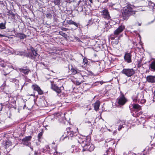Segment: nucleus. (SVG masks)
Returning a JSON list of instances; mask_svg holds the SVG:
<instances>
[{
  "label": "nucleus",
  "mask_w": 155,
  "mask_h": 155,
  "mask_svg": "<svg viewBox=\"0 0 155 155\" xmlns=\"http://www.w3.org/2000/svg\"><path fill=\"white\" fill-rule=\"evenodd\" d=\"M67 23L69 25H73L76 27L75 29H76L78 27V25L77 23L72 20H68L67 21Z\"/></svg>",
  "instance_id": "23"
},
{
  "label": "nucleus",
  "mask_w": 155,
  "mask_h": 155,
  "mask_svg": "<svg viewBox=\"0 0 155 155\" xmlns=\"http://www.w3.org/2000/svg\"><path fill=\"white\" fill-rule=\"evenodd\" d=\"M118 123H119L120 125L123 126L125 124V121L124 120H119L118 121Z\"/></svg>",
  "instance_id": "32"
},
{
  "label": "nucleus",
  "mask_w": 155,
  "mask_h": 155,
  "mask_svg": "<svg viewBox=\"0 0 155 155\" xmlns=\"http://www.w3.org/2000/svg\"><path fill=\"white\" fill-rule=\"evenodd\" d=\"M67 134L63 135L60 138L61 140H64L65 139L72 140L73 137H75L78 134V132L71 130V129H67ZM65 134V133H64Z\"/></svg>",
  "instance_id": "3"
},
{
  "label": "nucleus",
  "mask_w": 155,
  "mask_h": 155,
  "mask_svg": "<svg viewBox=\"0 0 155 155\" xmlns=\"http://www.w3.org/2000/svg\"><path fill=\"white\" fill-rule=\"evenodd\" d=\"M62 30L63 31H66L68 30V28H62Z\"/></svg>",
  "instance_id": "41"
},
{
  "label": "nucleus",
  "mask_w": 155,
  "mask_h": 155,
  "mask_svg": "<svg viewBox=\"0 0 155 155\" xmlns=\"http://www.w3.org/2000/svg\"><path fill=\"white\" fill-rule=\"evenodd\" d=\"M113 153L112 150V149L110 147L108 149L106 150V154H104V155H110V154L112 155Z\"/></svg>",
  "instance_id": "25"
},
{
  "label": "nucleus",
  "mask_w": 155,
  "mask_h": 155,
  "mask_svg": "<svg viewBox=\"0 0 155 155\" xmlns=\"http://www.w3.org/2000/svg\"><path fill=\"white\" fill-rule=\"evenodd\" d=\"M89 1L91 3H92V2H92V0H89Z\"/></svg>",
  "instance_id": "49"
},
{
  "label": "nucleus",
  "mask_w": 155,
  "mask_h": 155,
  "mask_svg": "<svg viewBox=\"0 0 155 155\" xmlns=\"http://www.w3.org/2000/svg\"><path fill=\"white\" fill-rule=\"evenodd\" d=\"M53 149L55 151L53 155H58V152L57 151V145H56L54 147L53 146Z\"/></svg>",
  "instance_id": "28"
},
{
  "label": "nucleus",
  "mask_w": 155,
  "mask_h": 155,
  "mask_svg": "<svg viewBox=\"0 0 155 155\" xmlns=\"http://www.w3.org/2000/svg\"><path fill=\"white\" fill-rule=\"evenodd\" d=\"M148 7L154 11V9H155V4L153 2L149 1L148 2Z\"/></svg>",
  "instance_id": "22"
},
{
  "label": "nucleus",
  "mask_w": 155,
  "mask_h": 155,
  "mask_svg": "<svg viewBox=\"0 0 155 155\" xmlns=\"http://www.w3.org/2000/svg\"><path fill=\"white\" fill-rule=\"evenodd\" d=\"M142 65V64H141V63H139L137 65V67L138 68L140 67Z\"/></svg>",
  "instance_id": "39"
},
{
  "label": "nucleus",
  "mask_w": 155,
  "mask_h": 155,
  "mask_svg": "<svg viewBox=\"0 0 155 155\" xmlns=\"http://www.w3.org/2000/svg\"><path fill=\"white\" fill-rule=\"evenodd\" d=\"M59 33L60 35H62V36H63L64 37H65L67 36V35L66 34L63 32L62 31H60L59 32Z\"/></svg>",
  "instance_id": "33"
},
{
  "label": "nucleus",
  "mask_w": 155,
  "mask_h": 155,
  "mask_svg": "<svg viewBox=\"0 0 155 155\" xmlns=\"http://www.w3.org/2000/svg\"><path fill=\"white\" fill-rule=\"evenodd\" d=\"M89 25V24H87V26H88V25Z\"/></svg>",
  "instance_id": "53"
},
{
  "label": "nucleus",
  "mask_w": 155,
  "mask_h": 155,
  "mask_svg": "<svg viewBox=\"0 0 155 155\" xmlns=\"http://www.w3.org/2000/svg\"><path fill=\"white\" fill-rule=\"evenodd\" d=\"M71 71L72 73L73 74H75L77 73L78 69H75L74 68H72L71 69Z\"/></svg>",
  "instance_id": "29"
},
{
  "label": "nucleus",
  "mask_w": 155,
  "mask_h": 155,
  "mask_svg": "<svg viewBox=\"0 0 155 155\" xmlns=\"http://www.w3.org/2000/svg\"><path fill=\"white\" fill-rule=\"evenodd\" d=\"M32 137L31 136L26 137L22 140V143L26 146H29L31 145L30 141L31 140Z\"/></svg>",
  "instance_id": "11"
},
{
  "label": "nucleus",
  "mask_w": 155,
  "mask_h": 155,
  "mask_svg": "<svg viewBox=\"0 0 155 155\" xmlns=\"http://www.w3.org/2000/svg\"><path fill=\"white\" fill-rule=\"evenodd\" d=\"M4 87H5L6 86V84L5 83V82L2 85Z\"/></svg>",
  "instance_id": "44"
},
{
  "label": "nucleus",
  "mask_w": 155,
  "mask_h": 155,
  "mask_svg": "<svg viewBox=\"0 0 155 155\" xmlns=\"http://www.w3.org/2000/svg\"><path fill=\"white\" fill-rule=\"evenodd\" d=\"M0 104L1 105V108H0V110L1 111L2 110V109L3 108V104H2V103H1Z\"/></svg>",
  "instance_id": "40"
},
{
  "label": "nucleus",
  "mask_w": 155,
  "mask_h": 155,
  "mask_svg": "<svg viewBox=\"0 0 155 155\" xmlns=\"http://www.w3.org/2000/svg\"><path fill=\"white\" fill-rule=\"evenodd\" d=\"M97 83H100L101 84V85L103 83V82H102V81H100V82H97Z\"/></svg>",
  "instance_id": "45"
},
{
  "label": "nucleus",
  "mask_w": 155,
  "mask_h": 155,
  "mask_svg": "<svg viewBox=\"0 0 155 155\" xmlns=\"http://www.w3.org/2000/svg\"><path fill=\"white\" fill-rule=\"evenodd\" d=\"M139 25H140V24H139Z\"/></svg>",
  "instance_id": "55"
},
{
  "label": "nucleus",
  "mask_w": 155,
  "mask_h": 155,
  "mask_svg": "<svg viewBox=\"0 0 155 155\" xmlns=\"http://www.w3.org/2000/svg\"><path fill=\"white\" fill-rule=\"evenodd\" d=\"M46 17L48 18H51L52 17V15L51 13L47 14Z\"/></svg>",
  "instance_id": "35"
},
{
  "label": "nucleus",
  "mask_w": 155,
  "mask_h": 155,
  "mask_svg": "<svg viewBox=\"0 0 155 155\" xmlns=\"http://www.w3.org/2000/svg\"><path fill=\"white\" fill-rule=\"evenodd\" d=\"M125 28V26L121 24L114 31L119 35L124 31Z\"/></svg>",
  "instance_id": "14"
},
{
  "label": "nucleus",
  "mask_w": 155,
  "mask_h": 155,
  "mask_svg": "<svg viewBox=\"0 0 155 155\" xmlns=\"http://www.w3.org/2000/svg\"><path fill=\"white\" fill-rule=\"evenodd\" d=\"M61 0H54V2L55 5H59L60 4Z\"/></svg>",
  "instance_id": "30"
},
{
  "label": "nucleus",
  "mask_w": 155,
  "mask_h": 155,
  "mask_svg": "<svg viewBox=\"0 0 155 155\" xmlns=\"http://www.w3.org/2000/svg\"><path fill=\"white\" fill-rule=\"evenodd\" d=\"M153 99H154L155 98V90L154 91V92L153 93Z\"/></svg>",
  "instance_id": "42"
},
{
  "label": "nucleus",
  "mask_w": 155,
  "mask_h": 155,
  "mask_svg": "<svg viewBox=\"0 0 155 155\" xmlns=\"http://www.w3.org/2000/svg\"><path fill=\"white\" fill-rule=\"evenodd\" d=\"M3 4V2H1V1H0V5H2Z\"/></svg>",
  "instance_id": "46"
},
{
  "label": "nucleus",
  "mask_w": 155,
  "mask_h": 155,
  "mask_svg": "<svg viewBox=\"0 0 155 155\" xmlns=\"http://www.w3.org/2000/svg\"><path fill=\"white\" fill-rule=\"evenodd\" d=\"M16 35L17 37L19 38L20 39H24L27 37L26 35L22 33H17Z\"/></svg>",
  "instance_id": "20"
},
{
  "label": "nucleus",
  "mask_w": 155,
  "mask_h": 155,
  "mask_svg": "<svg viewBox=\"0 0 155 155\" xmlns=\"http://www.w3.org/2000/svg\"><path fill=\"white\" fill-rule=\"evenodd\" d=\"M57 115L58 116H60V115H61V114H60V113H58L57 114Z\"/></svg>",
  "instance_id": "48"
},
{
  "label": "nucleus",
  "mask_w": 155,
  "mask_h": 155,
  "mask_svg": "<svg viewBox=\"0 0 155 155\" xmlns=\"http://www.w3.org/2000/svg\"><path fill=\"white\" fill-rule=\"evenodd\" d=\"M150 70L153 71H155V60L151 61L148 66Z\"/></svg>",
  "instance_id": "18"
},
{
  "label": "nucleus",
  "mask_w": 155,
  "mask_h": 155,
  "mask_svg": "<svg viewBox=\"0 0 155 155\" xmlns=\"http://www.w3.org/2000/svg\"><path fill=\"white\" fill-rule=\"evenodd\" d=\"M133 7L132 5H128L124 8L121 15L124 20H127L130 15L135 14V12L134 10Z\"/></svg>",
  "instance_id": "1"
},
{
  "label": "nucleus",
  "mask_w": 155,
  "mask_h": 155,
  "mask_svg": "<svg viewBox=\"0 0 155 155\" xmlns=\"http://www.w3.org/2000/svg\"><path fill=\"white\" fill-rule=\"evenodd\" d=\"M107 140L106 141V142H107Z\"/></svg>",
  "instance_id": "54"
},
{
  "label": "nucleus",
  "mask_w": 155,
  "mask_h": 155,
  "mask_svg": "<svg viewBox=\"0 0 155 155\" xmlns=\"http://www.w3.org/2000/svg\"><path fill=\"white\" fill-rule=\"evenodd\" d=\"M79 8H81V10H80V11L81 12V11H82V10H83V8H82V7H80Z\"/></svg>",
  "instance_id": "47"
},
{
  "label": "nucleus",
  "mask_w": 155,
  "mask_h": 155,
  "mask_svg": "<svg viewBox=\"0 0 155 155\" xmlns=\"http://www.w3.org/2000/svg\"><path fill=\"white\" fill-rule=\"evenodd\" d=\"M130 106L132 107V108L136 110L137 111L140 110L141 109V106L137 104L133 103V104H131Z\"/></svg>",
  "instance_id": "19"
},
{
  "label": "nucleus",
  "mask_w": 155,
  "mask_h": 155,
  "mask_svg": "<svg viewBox=\"0 0 155 155\" xmlns=\"http://www.w3.org/2000/svg\"><path fill=\"white\" fill-rule=\"evenodd\" d=\"M146 80L149 83H155V75H149L147 77Z\"/></svg>",
  "instance_id": "17"
},
{
  "label": "nucleus",
  "mask_w": 155,
  "mask_h": 155,
  "mask_svg": "<svg viewBox=\"0 0 155 155\" xmlns=\"http://www.w3.org/2000/svg\"><path fill=\"white\" fill-rule=\"evenodd\" d=\"M10 81L13 83H14L15 84L16 86H19L18 84L19 81L15 78H11L10 79Z\"/></svg>",
  "instance_id": "24"
},
{
  "label": "nucleus",
  "mask_w": 155,
  "mask_h": 155,
  "mask_svg": "<svg viewBox=\"0 0 155 155\" xmlns=\"http://www.w3.org/2000/svg\"><path fill=\"white\" fill-rule=\"evenodd\" d=\"M100 12L101 14V17L104 19L107 20L111 19V18L109 12L107 8H103Z\"/></svg>",
  "instance_id": "7"
},
{
  "label": "nucleus",
  "mask_w": 155,
  "mask_h": 155,
  "mask_svg": "<svg viewBox=\"0 0 155 155\" xmlns=\"http://www.w3.org/2000/svg\"><path fill=\"white\" fill-rule=\"evenodd\" d=\"M108 143L109 145L110 146H113L115 143V140L113 139H112L108 141Z\"/></svg>",
  "instance_id": "27"
},
{
  "label": "nucleus",
  "mask_w": 155,
  "mask_h": 155,
  "mask_svg": "<svg viewBox=\"0 0 155 155\" xmlns=\"http://www.w3.org/2000/svg\"><path fill=\"white\" fill-rule=\"evenodd\" d=\"M43 134V132L42 131L40 132L39 133L38 135V140H39L41 138V137L42 136Z\"/></svg>",
  "instance_id": "31"
},
{
  "label": "nucleus",
  "mask_w": 155,
  "mask_h": 155,
  "mask_svg": "<svg viewBox=\"0 0 155 155\" xmlns=\"http://www.w3.org/2000/svg\"><path fill=\"white\" fill-rule=\"evenodd\" d=\"M34 155H38V154L37 153L35 152Z\"/></svg>",
  "instance_id": "50"
},
{
  "label": "nucleus",
  "mask_w": 155,
  "mask_h": 155,
  "mask_svg": "<svg viewBox=\"0 0 155 155\" xmlns=\"http://www.w3.org/2000/svg\"><path fill=\"white\" fill-rule=\"evenodd\" d=\"M144 94L143 92L138 93L134 95L132 97L133 101L143 104L146 102V100L143 99Z\"/></svg>",
  "instance_id": "4"
},
{
  "label": "nucleus",
  "mask_w": 155,
  "mask_h": 155,
  "mask_svg": "<svg viewBox=\"0 0 155 155\" xmlns=\"http://www.w3.org/2000/svg\"><path fill=\"white\" fill-rule=\"evenodd\" d=\"M5 36V35H2L1 34H0V37H4Z\"/></svg>",
  "instance_id": "43"
},
{
  "label": "nucleus",
  "mask_w": 155,
  "mask_h": 155,
  "mask_svg": "<svg viewBox=\"0 0 155 155\" xmlns=\"http://www.w3.org/2000/svg\"><path fill=\"white\" fill-rule=\"evenodd\" d=\"M88 61L86 58H84L83 60V63L84 65L86 64L87 65L88 63Z\"/></svg>",
  "instance_id": "34"
},
{
  "label": "nucleus",
  "mask_w": 155,
  "mask_h": 155,
  "mask_svg": "<svg viewBox=\"0 0 155 155\" xmlns=\"http://www.w3.org/2000/svg\"><path fill=\"white\" fill-rule=\"evenodd\" d=\"M82 82V81H76V84L78 85H80L81 83Z\"/></svg>",
  "instance_id": "36"
},
{
  "label": "nucleus",
  "mask_w": 155,
  "mask_h": 155,
  "mask_svg": "<svg viewBox=\"0 0 155 155\" xmlns=\"http://www.w3.org/2000/svg\"><path fill=\"white\" fill-rule=\"evenodd\" d=\"M52 144H53V145H55V143L54 142H53Z\"/></svg>",
  "instance_id": "51"
},
{
  "label": "nucleus",
  "mask_w": 155,
  "mask_h": 155,
  "mask_svg": "<svg viewBox=\"0 0 155 155\" xmlns=\"http://www.w3.org/2000/svg\"><path fill=\"white\" fill-rule=\"evenodd\" d=\"M57 118H58V117H57ZM56 119H57V117H56Z\"/></svg>",
  "instance_id": "52"
},
{
  "label": "nucleus",
  "mask_w": 155,
  "mask_h": 155,
  "mask_svg": "<svg viewBox=\"0 0 155 155\" xmlns=\"http://www.w3.org/2000/svg\"><path fill=\"white\" fill-rule=\"evenodd\" d=\"M32 89L38 92L39 95H42L43 94V91L41 89L40 87L36 84H33L32 86Z\"/></svg>",
  "instance_id": "13"
},
{
  "label": "nucleus",
  "mask_w": 155,
  "mask_h": 155,
  "mask_svg": "<svg viewBox=\"0 0 155 155\" xmlns=\"http://www.w3.org/2000/svg\"><path fill=\"white\" fill-rule=\"evenodd\" d=\"M143 155H145V154H143Z\"/></svg>",
  "instance_id": "56"
},
{
  "label": "nucleus",
  "mask_w": 155,
  "mask_h": 155,
  "mask_svg": "<svg viewBox=\"0 0 155 155\" xmlns=\"http://www.w3.org/2000/svg\"><path fill=\"white\" fill-rule=\"evenodd\" d=\"M100 105V103L99 101H96L94 104V110L97 111L99 109Z\"/></svg>",
  "instance_id": "21"
},
{
  "label": "nucleus",
  "mask_w": 155,
  "mask_h": 155,
  "mask_svg": "<svg viewBox=\"0 0 155 155\" xmlns=\"http://www.w3.org/2000/svg\"><path fill=\"white\" fill-rule=\"evenodd\" d=\"M82 1H83V0H79V1H78V2L77 4V5H78L80 4V3L82 2Z\"/></svg>",
  "instance_id": "38"
},
{
  "label": "nucleus",
  "mask_w": 155,
  "mask_h": 155,
  "mask_svg": "<svg viewBox=\"0 0 155 155\" xmlns=\"http://www.w3.org/2000/svg\"><path fill=\"white\" fill-rule=\"evenodd\" d=\"M6 22L5 21L4 23H0V29H4L6 28Z\"/></svg>",
  "instance_id": "26"
},
{
  "label": "nucleus",
  "mask_w": 155,
  "mask_h": 155,
  "mask_svg": "<svg viewBox=\"0 0 155 155\" xmlns=\"http://www.w3.org/2000/svg\"><path fill=\"white\" fill-rule=\"evenodd\" d=\"M51 88L54 91L56 92V93L58 94L61 92V87H59L57 85L55 84L52 83L51 82Z\"/></svg>",
  "instance_id": "12"
},
{
  "label": "nucleus",
  "mask_w": 155,
  "mask_h": 155,
  "mask_svg": "<svg viewBox=\"0 0 155 155\" xmlns=\"http://www.w3.org/2000/svg\"><path fill=\"white\" fill-rule=\"evenodd\" d=\"M127 101V100L123 94L118 97L117 99V104L120 105H124Z\"/></svg>",
  "instance_id": "9"
},
{
  "label": "nucleus",
  "mask_w": 155,
  "mask_h": 155,
  "mask_svg": "<svg viewBox=\"0 0 155 155\" xmlns=\"http://www.w3.org/2000/svg\"><path fill=\"white\" fill-rule=\"evenodd\" d=\"M120 37L121 36H119L117 33L114 31V33L110 35V38L111 40H114L116 38V39H115V41H113V42L116 45L119 43V40Z\"/></svg>",
  "instance_id": "8"
},
{
  "label": "nucleus",
  "mask_w": 155,
  "mask_h": 155,
  "mask_svg": "<svg viewBox=\"0 0 155 155\" xmlns=\"http://www.w3.org/2000/svg\"><path fill=\"white\" fill-rule=\"evenodd\" d=\"M28 50L30 51V52H28L26 53L25 54L26 56L31 59L35 60V58L38 55L37 51L31 46L30 47V49H28Z\"/></svg>",
  "instance_id": "5"
},
{
  "label": "nucleus",
  "mask_w": 155,
  "mask_h": 155,
  "mask_svg": "<svg viewBox=\"0 0 155 155\" xmlns=\"http://www.w3.org/2000/svg\"><path fill=\"white\" fill-rule=\"evenodd\" d=\"M18 70L20 72L22 73L25 74H28L30 71V70L27 67H23L19 68L18 69Z\"/></svg>",
  "instance_id": "16"
},
{
  "label": "nucleus",
  "mask_w": 155,
  "mask_h": 155,
  "mask_svg": "<svg viewBox=\"0 0 155 155\" xmlns=\"http://www.w3.org/2000/svg\"><path fill=\"white\" fill-rule=\"evenodd\" d=\"M87 139L86 138L83 139H80L78 140V143L81 144L83 147V151H92L94 149V146L87 141Z\"/></svg>",
  "instance_id": "2"
},
{
  "label": "nucleus",
  "mask_w": 155,
  "mask_h": 155,
  "mask_svg": "<svg viewBox=\"0 0 155 155\" xmlns=\"http://www.w3.org/2000/svg\"><path fill=\"white\" fill-rule=\"evenodd\" d=\"M12 142L9 140H6L3 142L2 146L5 149L8 148L12 145Z\"/></svg>",
  "instance_id": "15"
},
{
  "label": "nucleus",
  "mask_w": 155,
  "mask_h": 155,
  "mask_svg": "<svg viewBox=\"0 0 155 155\" xmlns=\"http://www.w3.org/2000/svg\"><path fill=\"white\" fill-rule=\"evenodd\" d=\"M121 73L128 77H130L133 76L135 73V71L133 68H124Z\"/></svg>",
  "instance_id": "6"
},
{
  "label": "nucleus",
  "mask_w": 155,
  "mask_h": 155,
  "mask_svg": "<svg viewBox=\"0 0 155 155\" xmlns=\"http://www.w3.org/2000/svg\"><path fill=\"white\" fill-rule=\"evenodd\" d=\"M124 58V61L127 63H130L132 62V54L131 52H125Z\"/></svg>",
  "instance_id": "10"
},
{
  "label": "nucleus",
  "mask_w": 155,
  "mask_h": 155,
  "mask_svg": "<svg viewBox=\"0 0 155 155\" xmlns=\"http://www.w3.org/2000/svg\"><path fill=\"white\" fill-rule=\"evenodd\" d=\"M124 127L123 126H122V125H119L118 126V130L119 131H120L121 129L123 128Z\"/></svg>",
  "instance_id": "37"
}]
</instances>
